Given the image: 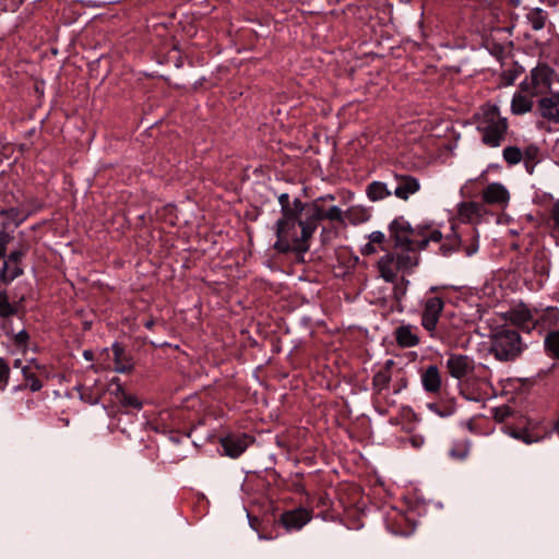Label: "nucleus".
<instances>
[{"mask_svg": "<svg viewBox=\"0 0 559 559\" xmlns=\"http://www.w3.org/2000/svg\"><path fill=\"white\" fill-rule=\"evenodd\" d=\"M322 214H323V219H330L332 222H340V223L343 222V212L336 205H333L328 210H324L322 207Z\"/></svg>", "mask_w": 559, "mask_h": 559, "instance_id": "obj_43", "label": "nucleus"}, {"mask_svg": "<svg viewBox=\"0 0 559 559\" xmlns=\"http://www.w3.org/2000/svg\"><path fill=\"white\" fill-rule=\"evenodd\" d=\"M391 188L396 198L401 200H408L412 194H415L420 189L419 181L411 175H394Z\"/></svg>", "mask_w": 559, "mask_h": 559, "instance_id": "obj_18", "label": "nucleus"}, {"mask_svg": "<svg viewBox=\"0 0 559 559\" xmlns=\"http://www.w3.org/2000/svg\"><path fill=\"white\" fill-rule=\"evenodd\" d=\"M550 253L546 249L536 250L531 257L519 261L515 266L516 277L531 292L542 289L549 278Z\"/></svg>", "mask_w": 559, "mask_h": 559, "instance_id": "obj_3", "label": "nucleus"}, {"mask_svg": "<svg viewBox=\"0 0 559 559\" xmlns=\"http://www.w3.org/2000/svg\"><path fill=\"white\" fill-rule=\"evenodd\" d=\"M29 350H32V352H34V353H36V354H37V353H39V346H38L37 344H33V343L31 342V348H29Z\"/></svg>", "mask_w": 559, "mask_h": 559, "instance_id": "obj_59", "label": "nucleus"}, {"mask_svg": "<svg viewBox=\"0 0 559 559\" xmlns=\"http://www.w3.org/2000/svg\"><path fill=\"white\" fill-rule=\"evenodd\" d=\"M83 357L86 359V360H92L94 355L91 350H84L83 352Z\"/></svg>", "mask_w": 559, "mask_h": 559, "instance_id": "obj_58", "label": "nucleus"}, {"mask_svg": "<svg viewBox=\"0 0 559 559\" xmlns=\"http://www.w3.org/2000/svg\"><path fill=\"white\" fill-rule=\"evenodd\" d=\"M509 192L504 186L498 182L490 183L483 192V201L486 204L504 205L509 201Z\"/></svg>", "mask_w": 559, "mask_h": 559, "instance_id": "obj_20", "label": "nucleus"}, {"mask_svg": "<svg viewBox=\"0 0 559 559\" xmlns=\"http://www.w3.org/2000/svg\"><path fill=\"white\" fill-rule=\"evenodd\" d=\"M413 228L417 229L420 233V234H416V238H418V239L426 238L427 245L429 243V241L442 242L444 239L441 231H439L437 229L430 231L428 226H417V227H413Z\"/></svg>", "mask_w": 559, "mask_h": 559, "instance_id": "obj_41", "label": "nucleus"}, {"mask_svg": "<svg viewBox=\"0 0 559 559\" xmlns=\"http://www.w3.org/2000/svg\"><path fill=\"white\" fill-rule=\"evenodd\" d=\"M4 257H5V254H3L2 252H0V259H1V258H4Z\"/></svg>", "mask_w": 559, "mask_h": 559, "instance_id": "obj_64", "label": "nucleus"}, {"mask_svg": "<svg viewBox=\"0 0 559 559\" xmlns=\"http://www.w3.org/2000/svg\"><path fill=\"white\" fill-rule=\"evenodd\" d=\"M550 216L554 221L555 228L559 229V200H557L550 211Z\"/></svg>", "mask_w": 559, "mask_h": 559, "instance_id": "obj_47", "label": "nucleus"}, {"mask_svg": "<svg viewBox=\"0 0 559 559\" xmlns=\"http://www.w3.org/2000/svg\"><path fill=\"white\" fill-rule=\"evenodd\" d=\"M325 199H328V200H334V197H333V195H331V194H329V195H326V197H325ZM318 200L320 201V199H318ZM321 200H324V198H321Z\"/></svg>", "mask_w": 559, "mask_h": 559, "instance_id": "obj_63", "label": "nucleus"}, {"mask_svg": "<svg viewBox=\"0 0 559 559\" xmlns=\"http://www.w3.org/2000/svg\"><path fill=\"white\" fill-rule=\"evenodd\" d=\"M31 338L29 333L25 329L13 333V335L9 337L15 350L23 356H26L31 348Z\"/></svg>", "mask_w": 559, "mask_h": 559, "instance_id": "obj_32", "label": "nucleus"}, {"mask_svg": "<svg viewBox=\"0 0 559 559\" xmlns=\"http://www.w3.org/2000/svg\"><path fill=\"white\" fill-rule=\"evenodd\" d=\"M389 233L395 248L400 251L396 254L385 253L378 261V267L384 281L394 282L399 271L411 273L418 265V251L427 247V239L416 238V234L420 233L414 229L403 216L391 222Z\"/></svg>", "mask_w": 559, "mask_h": 559, "instance_id": "obj_1", "label": "nucleus"}, {"mask_svg": "<svg viewBox=\"0 0 559 559\" xmlns=\"http://www.w3.org/2000/svg\"><path fill=\"white\" fill-rule=\"evenodd\" d=\"M508 128L507 118L501 117L499 108L495 105L484 111V117L477 126L483 143L489 147H498L502 144Z\"/></svg>", "mask_w": 559, "mask_h": 559, "instance_id": "obj_5", "label": "nucleus"}, {"mask_svg": "<svg viewBox=\"0 0 559 559\" xmlns=\"http://www.w3.org/2000/svg\"><path fill=\"white\" fill-rule=\"evenodd\" d=\"M253 439L247 433L230 432L221 438V447L225 455L237 459L249 447Z\"/></svg>", "mask_w": 559, "mask_h": 559, "instance_id": "obj_14", "label": "nucleus"}, {"mask_svg": "<svg viewBox=\"0 0 559 559\" xmlns=\"http://www.w3.org/2000/svg\"><path fill=\"white\" fill-rule=\"evenodd\" d=\"M118 388L119 389H124L123 385L120 382V379L118 377H115V378H112V380L108 384V391L110 392V394L116 395Z\"/></svg>", "mask_w": 559, "mask_h": 559, "instance_id": "obj_49", "label": "nucleus"}, {"mask_svg": "<svg viewBox=\"0 0 559 559\" xmlns=\"http://www.w3.org/2000/svg\"><path fill=\"white\" fill-rule=\"evenodd\" d=\"M392 193L393 190L391 188V183L372 181L367 186V195L371 201L383 200Z\"/></svg>", "mask_w": 559, "mask_h": 559, "instance_id": "obj_30", "label": "nucleus"}, {"mask_svg": "<svg viewBox=\"0 0 559 559\" xmlns=\"http://www.w3.org/2000/svg\"><path fill=\"white\" fill-rule=\"evenodd\" d=\"M537 111L548 121L559 123V93L542 97L537 103Z\"/></svg>", "mask_w": 559, "mask_h": 559, "instance_id": "obj_19", "label": "nucleus"}, {"mask_svg": "<svg viewBox=\"0 0 559 559\" xmlns=\"http://www.w3.org/2000/svg\"><path fill=\"white\" fill-rule=\"evenodd\" d=\"M376 245L372 243L370 240L360 249V253L362 255H371L376 253Z\"/></svg>", "mask_w": 559, "mask_h": 559, "instance_id": "obj_51", "label": "nucleus"}, {"mask_svg": "<svg viewBox=\"0 0 559 559\" xmlns=\"http://www.w3.org/2000/svg\"><path fill=\"white\" fill-rule=\"evenodd\" d=\"M8 224H2V229L0 230V252L7 254V246L12 240V236L7 231Z\"/></svg>", "mask_w": 559, "mask_h": 559, "instance_id": "obj_45", "label": "nucleus"}, {"mask_svg": "<svg viewBox=\"0 0 559 559\" xmlns=\"http://www.w3.org/2000/svg\"><path fill=\"white\" fill-rule=\"evenodd\" d=\"M525 345L514 329L497 330L490 337L489 353L499 361H514Z\"/></svg>", "mask_w": 559, "mask_h": 559, "instance_id": "obj_4", "label": "nucleus"}, {"mask_svg": "<svg viewBox=\"0 0 559 559\" xmlns=\"http://www.w3.org/2000/svg\"><path fill=\"white\" fill-rule=\"evenodd\" d=\"M20 304L11 302L5 290L0 292V318L14 317L19 314Z\"/></svg>", "mask_w": 559, "mask_h": 559, "instance_id": "obj_33", "label": "nucleus"}, {"mask_svg": "<svg viewBox=\"0 0 559 559\" xmlns=\"http://www.w3.org/2000/svg\"><path fill=\"white\" fill-rule=\"evenodd\" d=\"M504 429L508 435L526 444L538 442L551 435V430L540 421L522 417L518 424L507 423Z\"/></svg>", "mask_w": 559, "mask_h": 559, "instance_id": "obj_8", "label": "nucleus"}, {"mask_svg": "<svg viewBox=\"0 0 559 559\" xmlns=\"http://www.w3.org/2000/svg\"><path fill=\"white\" fill-rule=\"evenodd\" d=\"M544 345L550 357L559 359V330L548 332Z\"/></svg>", "mask_w": 559, "mask_h": 559, "instance_id": "obj_34", "label": "nucleus"}, {"mask_svg": "<svg viewBox=\"0 0 559 559\" xmlns=\"http://www.w3.org/2000/svg\"><path fill=\"white\" fill-rule=\"evenodd\" d=\"M409 441H411L413 448L419 449L424 445L425 438L420 435H413V436H411Z\"/></svg>", "mask_w": 559, "mask_h": 559, "instance_id": "obj_50", "label": "nucleus"}, {"mask_svg": "<svg viewBox=\"0 0 559 559\" xmlns=\"http://www.w3.org/2000/svg\"><path fill=\"white\" fill-rule=\"evenodd\" d=\"M558 319L559 311L556 308H547L545 310L522 308L514 313V321L521 330L526 332L536 330L539 334L550 329Z\"/></svg>", "mask_w": 559, "mask_h": 559, "instance_id": "obj_7", "label": "nucleus"}, {"mask_svg": "<svg viewBox=\"0 0 559 559\" xmlns=\"http://www.w3.org/2000/svg\"><path fill=\"white\" fill-rule=\"evenodd\" d=\"M503 50H504V48H503L502 45L495 44L493 49L491 50V53H493V55H501V53H503Z\"/></svg>", "mask_w": 559, "mask_h": 559, "instance_id": "obj_55", "label": "nucleus"}, {"mask_svg": "<svg viewBox=\"0 0 559 559\" xmlns=\"http://www.w3.org/2000/svg\"><path fill=\"white\" fill-rule=\"evenodd\" d=\"M502 156L510 166H514L523 159V152L518 146H507L502 151Z\"/></svg>", "mask_w": 559, "mask_h": 559, "instance_id": "obj_42", "label": "nucleus"}, {"mask_svg": "<svg viewBox=\"0 0 559 559\" xmlns=\"http://www.w3.org/2000/svg\"><path fill=\"white\" fill-rule=\"evenodd\" d=\"M312 519V511L308 508L299 507L285 511L280 516V523L287 530H300Z\"/></svg>", "mask_w": 559, "mask_h": 559, "instance_id": "obj_17", "label": "nucleus"}, {"mask_svg": "<svg viewBox=\"0 0 559 559\" xmlns=\"http://www.w3.org/2000/svg\"><path fill=\"white\" fill-rule=\"evenodd\" d=\"M406 412H407L409 419L415 420V421L417 420V415L411 407H408L406 409Z\"/></svg>", "mask_w": 559, "mask_h": 559, "instance_id": "obj_56", "label": "nucleus"}, {"mask_svg": "<svg viewBox=\"0 0 559 559\" xmlns=\"http://www.w3.org/2000/svg\"><path fill=\"white\" fill-rule=\"evenodd\" d=\"M27 250V246H23L20 249L10 252L1 271V281L3 283L8 284L23 274V269L20 264Z\"/></svg>", "mask_w": 559, "mask_h": 559, "instance_id": "obj_16", "label": "nucleus"}, {"mask_svg": "<svg viewBox=\"0 0 559 559\" xmlns=\"http://www.w3.org/2000/svg\"><path fill=\"white\" fill-rule=\"evenodd\" d=\"M417 328L412 325H401L396 328L394 335L396 343L401 347H414L419 344V337L415 333Z\"/></svg>", "mask_w": 559, "mask_h": 559, "instance_id": "obj_26", "label": "nucleus"}, {"mask_svg": "<svg viewBox=\"0 0 559 559\" xmlns=\"http://www.w3.org/2000/svg\"><path fill=\"white\" fill-rule=\"evenodd\" d=\"M369 240L374 245H383L385 236L382 231H373L369 235Z\"/></svg>", "mask_w": 559, "mask_h": 559, "instance_id": "obj_48", "label": "nucleus"}, {"mask_svg": "<svg viewBox=\"0 0 559 559\" xmlns=\"http://www.w3.org/2000/svg\"><path fill=\"white\" fill-rule=\"evenodd\" d=\"M10 367L7 361L0 357V391H3L9 382Z\"/></svg>", "mask_w": 559, "mask_h": 559, "instance_id": "obj_44", "label": "nucleus"}, {"mask_svg": "<svg viewBox=\"0 0 559 559\" xmlns=\"http://www.w3.org/2000/svg\"><path fill=\"white\" fill-rule=\"evenodd\" d=\"M429 411L435 413L441 418H447L452 416L455 413V400L453 397L450 399H441L436 402H430L427 404Z\"/></svg>", "mask_w": 559, "mask_h": 559, "instance_id": "obj_29", "label": "nucleus"}, {"mask_svg": "<svg viewBox=\"0 0 559 559\" xmlns=\"http://www.w3.org/2000/svg\"><path fill=\"white\" fill-rule=\"evenodd\" d=\"M115 397L119 401L123 408L140 409L142 407L140 400L136 396L129 394L124 389L118 388Z\"/></svg>", "mask_w": 559, "mask_h": 559, "instance_id": "obj_36", "label": "nucleus"}, {"mask_svg": "<svg viewBox=\"0 0 559 559\" xmlns=\"http://www.w3.org/2000/svg\"><path fill=\"white\" fill-rule=\"evenodd\" d=\"M430 336L440 340L449 347L457 346L464 336L462 319L459 317H443L437 324L436 329L428 330Z\"/></svg>", "mask_w": 559, "mask_h": 559, "instance_id": "obj_12", "label": "nucleus"}, {"mask_svg": "<svg viewBox=\"0 0 559 559\" xmlns=\"http://www.w3.org/2000/svg\"><path fill=\"white\" fill-rule=\"evenodd\" d=\"M13 317H8V318H0L1 319V330L2 332L4 333V335L9 338L11 335H13V333H15L16 331L14 330V326H13V320H12Z\"/></svg>", "mask_w": 559, "mask_h": 559, "instance_id": "obj_46", "label": "nucleus"}, {"mask_svg": "<svg viewBox=\"0 0 559 559\" xmlns=\"http://www.w3.org/2000/svg\"><path fill=\"white\" fill-rule=\"evenodd\" d=\"M302 211L298 213V218L293 226H287L286 234L283 237L284 247H278V238L274 243V249L278 253L293 254L297 262H304V255L310 248V239L317 230L318 225L323 221L322 206L319 200L311 203H302Z\"/></svg>", "mask_w": 559, "mask_h": 559, "instance_id": "obj_2", "label": "nucleus"}, {"mask_svg": "<svg viewBox=\"0 0 559 559\" xmlns=\"http://www.w3.org/2000/svg\"><path fill=\"white\" fill-rule=\"evenodd\" d=\"M389 302H390V305H389L390 312H394V311L403 312L404 311V310L399 309L397 301L394 300L393 298H391V300Z\"/></svg>", "mask_w": 559, "mask_h": 559, "instance_id": "obj_54", "label": "nucleus"}, {"mask_svg": "<svg viewBox=\"0 0 559 559\" xmlns=\"http://www.w3.org/2000/svg\"><path fill=\"white\" fill-rule=\"evenodd\" d=\"M471 447L472 442L469 439H456L451 443L448 455L453 461L463 462L467 459Z\"/></svg>", "mask_w": 559, "mask_h": 559, "instance_id": "obj_28", "label": "nucleus"}, {"mask_svg": "<svg viewBox=\"0 0 559 559\" xmlns=\"http://www.w3.org/2000/svg\"><path fill=\"white\" fill-rule=\"evenodd\" d=\"M527 20L534 29H542L547 20V12L539 8L533 9L527 13Z\"/></svg>", "mask_w": 559, "mask_h": 559, "instance_id": "obj_40", "label": "nucleus"}, {"mask_svg": "<svg viewBox=\"0 0 559 559\" xmlns=\"http://www.w3.org/2000/svg\"><path fill=\"white\" fill-rule=\"evenodd\" d=\"M103 396L102 389L93 388V386H81L80 388V399L88 403L91 405L97 404Z\"/></svg>", "mask_w": 559, "mask_h": 559, "instance_id": "obj_37", "label": "nucleus"}, {"mask_svg": "<svg viewBox=\"0 0 559 559\" xmlns=\"http://www.w3.org/2000/svg\"><path fill=\"white\" fill-rule=\"evenodd\" d=\"M438 290H439V287L433 286L429 289V293L432 294V293H437Z\"/></svg>", "mask_w": 559, "mask_h": 559, "instance_id": "obj_62", "label": "nucleus"}, {"mask_svg": "<svg viewBox=\"0 0 559 559\" xmlns=\"http://www.w3.org/2000/svg\"><path fill=\"white\" fill-rule=\"evenodd\" d=\"M535 45L537 47H539L540 49H543V47L546 45V41H543V40H539V39H535Z\"/></svg>", "mask_w": 559, "mask_h": 559, "instance_id": "obj_60", "label": "nucleus"}, {"mask_svg": "<svg viewBox=\"0 0 559 559\" xmlns=\"http://www.w3.org/2000/svg\"><path fill=\"white\" fill-rule=\"evenodd\" d=\"M23 381L15 386L17 390H31L38 392L44 386V380H49L52 377V368L40 362L37 358L26 360V365L22 367Z\"/></svg>", "mask_w": 559, "mask_h": 559, "instance_id": "obj_9", "label": "nucleus"}, {"mask_svg": "<svg viewBox=\"0 0 559 559\" xmlns=\"http://www.w3.org/2000/svg\"><path fill=\"white\" fill-rule=\"evenodd\" d=\"M407 386V380L402 377L393 384V393L399 394L403 389Z\"/></svg>", "mask_w": 559, "mask_h": 559, "instance_id": "obj_52", "label": "nucleus"}, {"mask_svg": "<svg viewBox=\"0 0 559 559\" xmlns=\"http://www.w3.org/2000/svg\"><path fill=\"white\" fill-rule=\"evenodd\" d=\"M525 92L521 90V92L514 93L511 100V111L513 115L521 116L532 111L534 102L532 93L524 94Z\"/></svg>", "mask_w": 559, "mask_h": 559, "instance_id": "obj_24", "label": "nucleus"}, {"mask_svg": "<svg viewBox=\"0 0 559 559\" xmlns=\"http://www.w3.org/2000/svg\"><path fill=\"white\" fill-rule=\"evenodd\" d=\"M278 203L281 205V218L276 222V238H278V247H284L283 235L286 234L287 226H293V223L298 218V213L302 211V201L300 199H295L294 202H290V197L288 193H282L278 197Z\"/></svg>", "mask_w": 559, "mask_h": 559, "instance_id": "obj_11", "label": "nucleus"}, {"mask_svg": "<svg viewBox=\"0 0 559 559\" xmlns=\"http://www.w3.org/2000/svg\"><path fill=\"white\" fill-rule=\"evenodd\" d=\"M385 522L388 530L394 535H409L414 530L408 518L401 512H396L394 516H388Z\"/></svg>", "mask_w": 559, "mask_h": 559, "instance_id": "obj_23", "label": "nucleus"}, {"mask_svg": "<svg viewBox=\"0 0 559 559\" xmlns=\"http://www.w3.org/2000/svg\"><path fill=\"white\" fill-rule=\"evenodd\" d=\"M538 153V147L534 145L527 146L525 152H523L524 166L530 175L534 173V168L537 164Z\"/></svg>", "mask_w": 559, "mask_h": 559, "instance_id": "obj_39", "label": "nucleus"}, {"mask_svg": "<svg viewBox=\"0 0 559 559\" xmlns=\"http://www.w3.org/2000/svg\"><path fill=\"white\" fill-rule=\"evenodd\" d=\"M115 371L119 373H128L133 369L132 358L126 353L124 347L115 343L112 345Z\"/></svg>", "mask_w": 559, "mask_h": 559, "instance_id": "obj_25", "label": "nucleus"}, {"mask_svg": "<svg viewBox=\"0 0 559 559\" xmlns=\"http://www.w3.org/2000/svg\"><path fill=\"white\" fill-rule=\"evenodd\" d=\"M393 283H394V285L392 287L391 298H393L394 300L397 301V306H399L400 310H404L402 300L406 295L407 286H408L409 282L403 277L400 281H396V282L394 281Z\"/></svg>", "mask_w": 559, "mask_h": 559, "instance_id": "obj_38", "label": "nucleus"}, {"mask_svg": "<svg viewBox=\"0 0 559 559\" xmlns=\"http://www.w3.org/2000/svg\"><path fill=\"white\" fill-rule=\"evenodd\" d=\"M0 216L5 218L8 225L13 223L15 227H19L27 217L28 214H22L17 207H9L0 210Z\"/></svg>", "mask_w": 559, "mask_h": 559, "instance_id": "obj_35", "label": "nucleus"}, {"mask_svg": "<svg viewBox=\"0 0 559 559\" xmlns=\"http://www.w3.org/2000/svg\"><path fill=\"white\" fill-rule=\"evenodd\" d=\"M556 72L546 63H538L531 70L530 78H526L520 87L532 95H542L550 91Z\"/></svg>", "mask_w": 559, "mask_h": 559, "instance_id": "obj_10", "label": "nucleus"}, {"mask_svg": "<svg viewBox=\"0 0 559 559\" xmlns=\"http://www.w3.org/2000/svg\"><path fill=\"white\" fill-rule=\"evenodd\" d=\"M445 367L452 378L461 380L474 372L475 361L467 355L450 354Z\"/></svg>", "mask_w": 559, "mask_h": 559, "instance_id": "obj_15", "label": "nucleus"}, {"mask_svg": "<svg viewBox=\"0 0 559 559\" xmlns=\"http://www.w3.org/2000/svg\"><path fill=\"white\" fill-rule=\"evenodd\" d=\"M155 325V321L154 320H147L144 322V326L147 329V330H152Z\"/></svg>", "mask_w": 559, "mask_h": 559, "instance_id": "obj_57", "label": "nucleus"}, {"mask_svg": "<svg viewBox=\"0 0 559 559\" xmlns=\"http://www.w3.org/2000/svg\"><path fill=\"white\" fill-rule=\"evenodd\" d=\"M443 307L444 301L441 296H426L421 313V324L427 331L436 329V324L442 319L440 316Z\"/></svg>", "mask_w": 559, "mask_h": 559, "instance_id": "obj_13", "label": "nucleus"}, {"mask_svg": "<svg viewBox=\"0 0 559 559\" xmlns=\"http://www.w3.org/2000/svg\"><path fill=\"white\" fill-rule=\"evenodd\" d=\"M306 496V503L308 504V509L313 512V508L321 509L322 512L328 511L332 506V500L329 495L325 492L319 493L318 496H312L305 489L301 491Z\"/></svg>", "mask_w": 559, "mask_h": 559, "instance_id": "obj_31", "label": "nucleus"}, {"mask_svg": "<svg viewBox=\"0 0 559 559\" xmlns=\"http://www.w3.org/2000/svg\"><path fill=\"white\" fill-rule=\"evenodd\" d=\"M479 235L475 227L466 226L462 230L453 229L452 235L445 236L439 247L443 257H451L455 252L463 251L466 257L474 255L479 249Z\"/></svg>", "mask_w": 559, "mask_h": 559, "instance_id": "obj_6", "label": "nucleus"}, {"mask_svg": "<svg viewBox=\"0 0 559 559\" xmlns=\"http://www.w3.org/2000/svg\"><path fill=\"white\" fill-rule=\"evenodd\" d=\"M421 384L426 392L437 394L441 389V373L436 365L428 366L421 373Z\"/></svg>", "mask_w": 559, "mask_h": 559, "instance_id": "obj_22", "label": "nucleus"}, {"mask_svg": "<svg viewBox=\"0 0 559 559\" xmlns=\"http://www.w3.org/2000/svg\"><path fill=\"white\" fill-rule=\"evenodd\" d=\"M510 415V409L508 407L503 409H497L496 412V418L498 420H504Z\"/></svg>", "mask_w": 559, "mask_h": 559, "instance_id": "obj_53", "label": "nucleus"}, {"mask_svg": "<svg viewBox=\"0 0 559 559\" xmlns=\"http://www.w3.org/2000/svg\"><path fill=\"white\" fill-rule=\"evenodd\" d=\"M485 214L486 207L479 202H463L459 206V215L466 223H478Z\"/></svg>", "mask_w": 559, "mask_h": 559, "instance_id": "obj_21", "label": "nucleus"}, {"mask_svg": "<svg viewBox=\"0 0 559 559\" xmlns=\"http://www.w3.org/2000/svg\"><path fill=\"white\" fill-rule=\"evenodd\" d=\"M13 367L14 368H21L22 369V360L21 359H15L14 362H13Z\"/></svg>", "mask_w": 559, "mask_h": 559, "instance_id": "obj_61", "label": "nucleus"}, {"mask_svg": "<svg viewBox=\"0 0 559 559\" xmlns=\"http://www.w3.org/2000/svg\"><path fill=\"white\" fill-rule=\"evenodd\" d=\"M393 365L392 360H388L385 362V366L377 371L372 378V386L374 390V395L379 396L382 394L383 390H386L390 385L391 381V373L390 369Z\"/></svg>", "mask_w": 559, "mask_h": 559, "instance_id": "obj_27", "label": "nucleus"}]
</instances>
